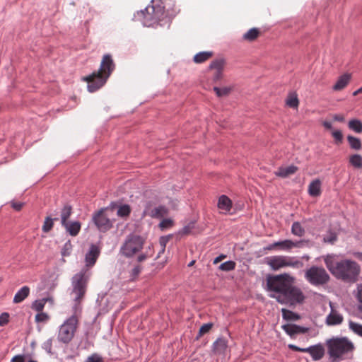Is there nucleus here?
<instances>
[{"mask_svg":"<svg viewBox=\"0 0 362 362\" xmlns=\"http://www.w3.org/2000/svg\"><path fill=\"white\" fill-rule=\"evenodd\" d=\"M30 288L27 286L22 287L16 294H29Z\"/></svg>","mask_w":362,"mask_h":362,"instance_id":"56","label":"nucleus"},{"mask_svg":"<svg viewBox=\"0 0 362 362\" xmlns=\"http://www.w3.org/2000/svg\"><path fill=\"white\" fill-rule=\"evenodd\" d=\"M308 281L313 285H322L326 284L329 276L324 268L312 267L305 273Z\"/></svg>","mask_w":362,"mask_h":362,"instance_id":"8","label":"nucleus"},{"mask_svg":"<svg viewBox=\"0 0 362 362\" xmlns=\"http://www.w3.org/2000/svg\"><path fill=\"white\" fill-rule=\"evenodd\" d=\"M325 345L330 362L349 358L355 349L354 343L346 337H333L326 340Z\"/></svg>","mask_w":362,"mask_h":362,"instance_id":"2","label":"nucleus"},{"mask_svg":"<svg viewBox=\"0 0 362 362\" xmlns=\"http://www.w3.org/2000/svg\"><path fill=\"white\" fill-rule=\"evenodd\" d=\"M90 272L81 271L75 274L72 279L73 293L74 294H85Z\"/></svg>","mask_w":362,"mask_h":362,"instance_id":"9","label":"nucleus"},{"mask_svg":"<svg viewBox=\"0 0 362 362\" xmlns=\"http://www.w3.org/2000/svg\"><path fill=\"white\" fill-rule=\"evenodd\" d=\"M291 233L296 236L302 237L305 234V230L301 226V224L299 222L296 221L292 224Z\"/></svg>","mask_w":362,"mask_h":362,"instance_id":"36","label":"nucleus"},{"mask_svg":"<svg viewBox=\"0 0 362 362\" xmlns=\"http://www.w3.org/2000/svg\"><path fill=\"white\" fill-rule=\"evenodd\" d=\"M9 313L4 312L0 315V326H5L9 322Z\"/></svg>","mask_w":362,"mask_h":362,"instance_id":"48","label":"nucleus"},{"mask_svg":"<svg viewBox=\"0 0 362 362\" xmlns=\"http://www.w3.org/2000/svg\"><path fill=\"white\" fill-rule=\"evenodd\" d=\"M146 259V256L145 255H141L138 257V261L140 262L145 260Z\"/></svg>","mask_w":362,"mask_h":362,"instance_id":"64","label":"nucleus"},{"mask_svg":"<svg viewBox=\"0 0 362 362\" xmlns=\"http://www.w3.org/2000/svg\"><path fill=\"white\" fill-rule=\"evenodd\" d=\"M358 293L359 295H362V284H360L357 286Z\"/></svg>","mask_w":362,"mask_h":362,"instance_id":"63","label":"nucleus"},{"mask_svg":"<svg viewBox=\"0 0 362 362\" xmlns=\"http://www.w3.org/2000/svg\"><path fill=\"white\" fill-rule=\"evenodd\" d=\"M214 324L212 322H209L204 324L199 328V332L195 338L196 340H198L202 336L208 333L211 329L213 327Z\"/></svg>","mask_w":362,"mask_h":362,"instance_id":"37","label":"nucleus"},{"mask_svg":"<svg viewBox=\"0 0 362 362\" xmlns=\"http://www.w3.org/2000/svg\"><path fill=\"white\" fill-rule=\"evenodd\" d=\"M296 257L276 255L267 257L266 263L272 270L277 271L285 267L300 268L303 263Z\"/></svg>","mask_w":362,"mask_h":362,"instance_id":"6","label":"nucleus"},{"mask_svg":"<svg viewBox=\"0 0 362 362\" xmlns=\"http://www.w3.org/2000/svg\"><path fill=\"white\" fill-rule=\"evenodd\" d=\"M46 303H49V305L52 307L54 305V300L52 296H47L45 298H42L41 299H37L34 300L31 305L30 308L33 310H35L36 312H42L43 311V309L45 308V305Z\"/></svg>","mask_w":362,"mask_h":362,"instance_id":"17","label":"nucleus"},{"mask_svg":"<svg viewBox=\"0 0 362 362\" xmlns=\"http://www.w3.org/2000/svg\"><path fill=\"white\" fill-rule=\"evenodd\" d=\"M130 212V206L127 204H124L119 207L117 214L120 217H127L129 215Z\"/></svg>","mask_w":362,"mask_h":362,"instance_id":"40","label":"nucleus"},{"mask_svg":"<svg viewBox=\"0 0 362 362\" xmlns=\"http://www.w3.org/2000/svg\"><path fill=\"white\" fill-rule=\"evenodd\" d=\"M351 74L346 73L339 77L336 83L333 86V90L339 91L344 89L350 82Z\"/></svg>","mask_w":362,"mask_h":362,"instance_id":"22","label":"nucleus"},{"mask_svg":"<svg viewBox=\"0 0 362 362\" xmlns=\"http://www.w3.org/2000/svg\"><path fill=\"white\" fill-rule=\"evenodd\" d=\"M264 250H276V242L272 243V244H270L269 245H267L266 247H264Z\"/></svg>","mask_w":362,"mask_h":362,"instance_id":"60","label":"nucleus"},{"mask_svg":"<svg viewBox=\"0 0 362 362\" xmlns=\"http://www.w3.org/2000/svg\"><path fill=\"white\" fill-rule=\"evenodd\" d=\"M322 124L324 127L327 129H331L332 128V124L331 122L325 121Z\"/></svg>","mask_w":362,"mask_h":362,"instance_id":"61","label":"nucleus"},{"mask_svg":"<svg viewBox=\"0 0 362 362\" xmlns=\"http://www.w3.org/2000/svg\"><path fill=\"white\" fill-rule=\"evenodd\" d=\"M298 334H304L309 332L308 327H302L297 325Z\"/></svg>","mask_w":362,"mask_h":362,"instance_id":"55","label":"nucleus"},{"mask_svg":"<svg viewBox=\"0 0 362 362\" xmlns=\"http://www.w3.org/2000/svg\"><path fill=\"white\" fill-rule=\"evenodd\" d=\"M217 206L224 213L229 212L232 208V201L226 195H221L218 201Z\"/></svg>","mask_w":362,"mask_h":362,"instance_id":"24","label":"nucleus"},{"mask_svg":"<svg viewBox=\"0 0 362 362\" xmlns=\"http://www.w3.org/2000/svg\"><path fill=\"white\" fill-rule=\"evenodd\" d=\"M28 296H14L13 302L15 303H21Z\"/></svg>","mask_w":362,"mask_h":362,"instance_id":"57","label":"nucleus"},{"mask_svg":"<svg viewBox=\"0 0 362 362\" xmlns=\"http://www.w3.org/2000/svg\"><path fill=\"white\" fill-rule=\"evenodd\" d=\"M288 347L289 349H291L293 351L305 353V348H300L295 344H288Z\"/></svg>","mask_w":362,"mask_h":362,"instance_id":"53","label":"nucleus"},{"mask_svg":"<svg viewBox=\"0 0 362 362\" xmlns=\"http://www.w3.org/2000/svg\"><path fill=\"white\" fill-rule=\"evenodd\" d=\"M168 17L163 3L160 0H153L144 10L137 13V18L145 26H153Z\"/></svg>","mask_w":362,"mask_h":362,"instance_id":"5","label":"nucleus"},{"mask_svg":"<svg viewBox=\"0 0 362 362\" xmlns=\"http://www.w3.org/2000/svg\"><path fill=\"white\" fill-rule=\"evenodd\" d=\"M225 258H226V255H219L218 257H217L216 258L214 259V264H218L219 262H221V260H223Z\"/></svg>","mask_w":362,"mask_h":362,"instance_id":"62","label":"nucleus"},{"mask_svg":"<svg viewBox=\"0 0 362 362\" xmlns=\"http://www.w3.org/2000/svg\"><path fill=\"white\" fill-rule=\"evenodd\" d=\"M72 213V208L69 205H65L61 211V221L62 225L66 224L68 218L70 217Z\"/></svg>","mask_w":362,"mask_h":362,"instance_id":"35","label":"nucleus"},{"mask_svg":"<svg viewBox=\"0 0 362 362\" xmlns=\"http://www.w3.org/2000/svg\"><path fill=\"white\" fill-rule=\"evenodd\" d=\"M66 231L71 235L76 236L78 235L81 230V223L78 221L66 222V224L62 225Z\"/></svg>","mask_w":362,"mask_h":362,"instance_id":"26","label":"nucleus"},{"mask_svg":"<svg viewBox=\"0 0 362 362\" xmlns=\"http://www.w3.org/2000/svg\"><path fill=\"white\" fill-rule=\"evenodd\" d=\"M84 296H76L73 301L72 312L73 314L71 317H75L76 319L78 320V317L81 315L82 312V301Z\"/></svg>","mask_w":362,"mask_h":362,"instance_id":"23","label":"nucleus"},{"mask_svg":"<svg viewBox=\"0 0 362 362\" xmlns=\"http://www.w3.org/2000/svg\"><path fill=\"white\" fill-rule=\"evenodd\" d=\"M322 182L319 179L313 180L308 185V192L310 196L317 197L322 193Z\"/></svg>","mask_w":362,"mask_h":362,"instance_id":"21","label":"nucleus"},{"mask_svg":"<svg viewBox=\"0 0 362 362\" xmlns=\"http://www.w3.org/2000/svg\"><path fill=\"white\" fill-rule=\"evenodd\" d=\"M281 313L283 319L286 321H296L301 318L299 314L286 308H282Z\"/></svg>","mask_w":362,"mask_h":362,"instance_id":"27","label":"nucleus"},{"mask_svg":"<svg viewBox=\"0 0 362 362\" xmlns=\"http://www.w3.org/2000/svg\"><path fill=\"white\" fill-rule=\"evenodd\" d=\"M357 298V300L358 301L359 304L358 305V310L362 313V296H356Z\"/></svg>","mask_w":362,"mask_h":362,"instance_id":"59","label":"nucleus"},{"mask_svg":"<svg viewBox=\"0 0 362 362\" xmlns=\"http://www.w3.org/2000/svg\"><path fill=\"white\" fill-rule=\"evenodd\" d=\"M332 135L334 139L335 143L339 144L342 143L343 134L340 130H334L332 132Z\"/></svg>","mask_w":362,"mask_h":362,"instance_id":"47","label":"nucleus"},{"mask_svg":"<svg viewBox=\"0 0 362 362\" xmlns=\"http://www.w3.org/2000/svg\"><path fill=\"white\" fill-rule=\"evenodd\" d=\"M329 304L331 311L326 317V325L328 326H335L341 324L344 320L343 316L334 309V303L330 301Z\"/></svg>","mask_w":362,"mask_h":362,"instance_id":"15","label":"nucleus"},{"mask_svg":"<svg viewBox=\"0 0 362 362\" xmlns=\"http://www.w3.org/2000/svg\"><path fill=\"white\" fill-rule=\"evenodd\" d=\"M349 163L355 168H362V156L359 154H353L349 156Z\"/></svg>","mask_w":362,"mask_h":362,"instance_id":"34","label":"nucleus"},{"mask_svg":"<svg viewBox=\"0 0 362 362\" xmlns=\"http://www.w3.org/2000/svg\"><path fill=\"white\" fill-rule=\"evenodd\" d=\"M54 220H57V218H52L50 217H46L45 218V220L44 221V223H43V226H42V230L45 232V233H48L49 231H50L53 227V225H54Z\"/></svg>","mask_w":362,"mask_h":362,"instance_id":"38","label":"nucleus"},{"mask_svg":"<svg viewBox=\"0 0 362 362\" xmlns=\"http://www.w3.org/2000/svg\"><path fill=\"white\" fill-rule=\"evenodd\" d=\"M214 91L216 93V95L218 98L228 96L233 90V86H224V87H217L214 86L213 88Z\"/></svg>","mask_w":362,"mask_h":362,"instance_id":"30","label":"nucleus"},{"mask_svg":"<svg viewBox=\"0 0 362 362\" xmlns=\"http://www.w3.org/2000/svg\"><path fill=\"white\" fill-rule=\"evenodd\" d=\"M298 170V168L294 165L289 166H281L274 172V175L277 177L286 178L294 175Z\"/></svg>","mask_w":362,"mask_h":362,"instance_id":"19","label":"nucleus"},{"mask_svg":"<svg viewBox=\"0 0 362 362\" xmlns=\"http://www.w3.org/2000/svg\"><path fill=\"white\" fill-rule=\"evenodd\" d=\"M144 240L141 237L129 236L121 249L122 252L126 257H132L142 248Z\"/></svg>","mask_w":362,"mask_h":362,"instance_id":"10","label":"nucleus"},{"mask_svg":"<svg viewBox=\"0 0 362 362\" xmlns=\"http://www.w3.org/2000/svg\"><path fill=\"white\" fill-rule=\"evenodd\" d=\"M302 241L293 242L291 240H284L276 242V250L289 251L294 247H300Z\"/></svg>","mask_w":362,"mask_h":362,"instance_id":"20","label":"nucleus"},{"mask_svg":"<svg viewBox=\"0 0 362 362\" xmlns=\"http://www.w3.org/2000/svg\"><path fill=\"white\" fill-rule=\"evenodd\" d=\"M107 211V209H101L93 215V221L98 229L101 232H106L112 226V221L110 220Z\"/></svg>","mask_w":362,"mask_h":362,"instance_id":"11","label":"nucleus"},{"mask_svg":"<svg viewBox=\"0 0 362 362\" xmlns=\"http://www.w3.org/2000/svg\"><path fill=\"white\" fill-rule=\"evenodd\" d=\"M295 278L287 273L269 276L267 278L268 290L280 294H302L294 287Z\"/></svg>","mask_w":362,"mask_h":362,"instance_id":"4","label":"nucleus"},{"mask_svg":"<svg viewBox=\"0 0 362 362\" xmlns=\"http://www.w3.org/2000/svg\"><path fill=\"white\" fill-rule=\"evenodd\" d=\"M226 64V60L223 59H216L211 62L209 69L213 71L212 80L214 82L219 81L223 78Z\"/></svg>","mask_w":362,"mask_h":362,"instance_id":"13","label":"nucleus"},{"mask_svg":"<svg viewBox=\"0 0 362 362\" xmlns=\"http://www.w3.org/2000/svg\"><path fill=\"white\" fill-rule=\"evenodd\" d=\"M347 141L351 149L360 151L362 148V143L360 139L349 135L347 136Z\"/></svg>","mask_w":362,"mask_h":362,"instance_id":"31","label":"nucleus"},{"mask_svg":"<svg viewBox=\"0 0 362 362\" xmlns=\"http://www.w3.org/2000/svg\"><path fill=\"white\" fill-rule=\"evenodd\" d=\"M325 263L329 271L337 279L350 284L357 281L361 267L356 262L351 259L336 261L333 257L327 256L325 259Z\"/></svg>","mask_w":362,"mask_h":362,"instance_id":"1","label":"nucleus"},{"mask_svg":"<svg viewBox=\"0 0 362 362\" xmlns=\"http://www.w3.org/2000/svg\"><path fill=\"white\" fill-rule=\"evenodd\" d=\"M286 104L292 108H297L299 105V100L298 98V95L296 93H291L288 94Z\"/></svg>","mask_w":362,"mask_h":362,"instance_id":"32","label":"nucleus"},{"mask_svg":"<svg viewBox=\"0 0 362 362\" xmlns=\"http://www.w3.org/2000/svg\"><path fill=\"white\" fill-rule=\"evenodd\" d=\"M348 127L356 133H362V122L359 119H351L348 123Z\"/></svg>","mask_w":362,"mask_h":362,"instance_id":"33","label":"nucleus"},{"mask_svg":"<svg viewBox=\"0 0 362 362\" xmlns=\"http://www.w3.org/2000/svg\"><path fill=\"white\" fill-rule=\"evenodd\" d=\"M100 254V248L98 245L92 244L88 252L85 255V266L81 271L90 272V269L95 265Z\"/></svg>","mask_w":362,"mask_h":362,"instance_id":"12","label":"nucleus"},{"mask_svg":"<svg viewBox=\"0 0 362 362\" xmlns=\"http://www.w3.org/2000/svg\"><path fill=\"white\" fill-rule=\"evenodd\" d=\"M213 54L210 51L201 52L194 56L193 60L196 64H201L209 59Z\"/></svg>","mask_w":362,"mask_h":362,"instance_id":"28","label":"nucleus"},{"mask_svg":"<svg viewBox=\"0 0 362 362\" xmlns=\"http://www.w3.org/2000/svg\"><path fill=\"white\" fill-rule=\"evenodd\" d=\"M305 353H309L313 361H319L324 357L325 350L322 344L319 343L305 348Z\"/></svg>","mask_w":362,"mask_h":362,"instance_id":"16","label":"nucleus"},{"mask_svg":"<svg viewBox=\"0 0 362 362\" xmlns=\"http://www.w3.org/2000/svg\"><path fill=\"white\" fill-rule=\"evenodd\" d=\"M228 347V341L223 337H218L212 344L211 351L214 355L224 354Z\"/></svg>","mask_w":362,"mask_h":362,"instance_id":"18","label":"nucleus"},{"mask_svg":"<svg viewBox=\"0 0 362 362\" xmlns=\"http://www.w3.org/2000/svg\"><path fill=\"white\" fill-rule=\"evenodd\" d=\"M11 362H25V355H16L11 359Z\"/></svg>","mask_w":362,"mask_h":362,"instance_id":"54","label":"nucleus"},{"mask_svg":"<svg viewBox=\"0 0 362 362\" xmlns=\"http://www.w3.org/2000/svg\"><path fill=\"white\" fill-rule=\"evenodd\" d=\"M85 362H103V358L97 354L88 356Z\"/></svg>","mask_w":362,"mask_h":362,"instance_id":"49","label":"nucleus"},{"mask_svg":"<svg viewBox=\"0 0 362 362\" xmlns=\"http://www.w3.org/2000/svg\"><path fill=\"white\" fill-rule=\"evenodd\" d=\"M170 237V236H162L160 238L159 243L161 246V252H163L166 246V244L169 241Z\"/></svg>","mask_w":362,"mask_h":362,"instance_id":"51","label":"nucleus"},{"mask_svg":"<svg viewBox=\"0 0 362 362\" xmlns=\"http://www.w3.org/2000/svg\"><path fill=\"white\" fill-rule=\"evenodd\" d=\"M349 326L350 329H351L354 333H356L358 336L362 337V325L358 324L350 320L349 322Z\"/></svg>","mask_w":362,"mask_h":362,"instance_id":"39","label":"nucleus"},{"mask_svg":"<svg viewBox=\"0 0 362 362\" xmlns=\"http://www.w3.org/2000/svg\"><path fill=\"white\" fill-rule=\"evenodd\" d=\"M235 267V262L233 261H227L219 266V269L222 271L229 272L233 270Z\"/></svg>","mask_w":362,"mask_h":362,"instance_id":"43","label":"nucleus"},{"mask_svg":"<svg viewBox=\"0 0 362 362\" xmlns=\"http://www.w3.org/2000/svg\"><path fill=\"white\" fill-rule=\"evenodd\" d=\"M261 32L259 28H252L247 30L243 35V40L247 41V42H254L256 40L260 35Z\"/></svg>","mask_w":362,"mask_h":362,"instance_id":"25","label":"nucleus"},{"mask_svg":"<svg viewBox=\"0 0 362 362\" xmlns=\"http://www.w3.org/2000/svg\"><path fill=\"white\" fill-rule=\"evenodd\" d=\"M49 319V316L46 313L38 312L37 314L35 315V322H46Z\"/></svg>","mask_w":362,"mask_h":362,"instance_id":"44","label":"nucleus"},{"mask_svg":"<svg viewBox=\"0 0 362 362\" xmlns=\"http://www.w3.org/2000/svg\"><path fill=\"white\" fill-rule=\"evenodd\" d=\"M78 325V320L75 317H69L66 319L59 327L57 335L59 341L65 344L70 343L77 330Z\"/></svg>","mask_w":362,"mask_h":362,"instance_id":"7","label":"nucleus"},{"mask_svg":"<svg viewBox=\"0 0 362 362\" xmlns=\"http://www.w3.org/2000/svg\"><path fill=\"white\" fill-rule=\"evenodd\" d=\"M282 329L291 338H295L298 334L297 325L288 323L281 326Z\"/></svg>","mask_w":362,"mask_h":362,"instance_id":"29","label":"nucleus"},{"mask_svg":"<svg viewBox=\"0 0 362 362\" xmlns=\"http://www.w3.org/2000/svg\"><path fill=\"white\" fill-rule=\"evenodd\" d=\"M305 298V297H292L288 298V305L291 308H295L297 303H302Z\"/></svg>","mask_w":362,"mask_h":362,"instance_id":"41","label":"nucleus"},{"mask_svg":"<svg viewBox=\"0 0 362 362\" xmlns=\"http://www.w3.org/2000/svg\"><path fill=\"white\" fill-rule=\"evenodd\" d=\"M11 207L15 209L16 211H21L23 208L24 204L22 202H15L13 201L11 202Z\"/></svg>","mask_w":362,"mask_h":362,"instance_id":"52","label":"nucleus"},{"mask_svg":"<svg viewBox=\"0 0 362 362\" xmlns=\"http://www.w3.org/2000/svg\"><path fill=\"white\" fill-rule=\"evenodd\" d=\"M72 250V245L70 241H67L63 246L62 249V255L63 257L69 256L71 254V251Z\"/></svg>","mask_w":362,"mask_h":362,"instance_id":"46","label":"nucleus"},{"mask_svg":"<svg viewBox=\"0 0 362 362\" xmlns=\"http://www.w3.org/2000/svg\"><path fill=\"white\" fill-rule=\"evenodd\" d=\"M168 209L164 206L153 207L151 203H148L144 211V216H148L151 218H162L168 214Z\"/></svg>","mask_w":362,"mask_h":362,"instance_id":"14","label":"nucleus"},{"mask_svg":"<svg viewBox=\"0 0 362 362\" xmlns=\"http://www.w3.org/2000/svg\"><path fill=\"white\" fill-rule=\"evenodd\" d=\"M173 226V220L170 218H165L161 221V222L159 223V228L164 230L167 228H170Z\"/></svg>","mask_w":362,"mask_h":362,"instance_id":"45","label":"nucleus"},{"mask_svg":"<svg viewBox=\"0 0 362 362\" xmlns=\"http://www.w3.org/2000/svg\"><path fill=\"white\" fill-rule=\"evenodd\" d=\"M42 347L48 354H52V339H47L44 342Z\"/></svg>","mask_w":362,"mask_h":362,"instance_id":"50","label":"nucleus"},{"mask_svg":"<svg viewBox=\"0 0 362 362\" xmlns=\"http://www.w3.org/2000/svg\"><path fill=\"white\" fill-rule=\"evenodd\" d=\"M276 299V301L283 305H288L289 298L292 297H305V296H271Z\"/></svg>","mask_w":362,"mask_h":362,"instance_id":"42","label":"nucleus"},{"mask_svg":"<svg viewBox=\"0 0 362 362\" xmlns=\"http://www.w3.org/2000/svg\"><path fill=\"white\" fill-rule=\"evenodd\" d=\"M141 267L140 266H136L132 269V275L134 276H136L141 272Z\"/></svg>","mask_w":362,"mask_h":362,"instance_id":"58","label":"nucleus"},{"mask_svg":"<svg viewBox=\"0 0 362 362\" xmlns=\"http://www.w3.org/2000/svg\"><path fill=\"white\" fill-rule=\"evenodd\" d=\"M115 69V64L110 54L103 56L99 70L83 78L88 83V90L93 93L100 89L105 83Z\"/></svg>","mask_w":362,"mask_h":362,"instance_id":"3","label":"nucleus"}]
</instances>
